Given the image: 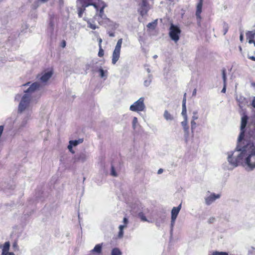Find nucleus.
I'll use <instances>...</instances> for the list:
<instances>
[{
  "label": "nucleus",
  "instance_id": "1",
  "mask_svg": "<svg viewBox=\"0 0 255 255\" xmlns=\"http://www.w3.org/2000/svg\"><path fill=\"white\" fill-rule=\"evenodd\" d=\"M252 142L244 140L241 146L237 149L238 151H242L243 159L245 158V163L251 169L255 168V138Z\"/></svg>",
  "mask_w": 255,
  "mask_h": 255
},
{
  "label": "nucleus",
  "instance_id": "2",
  "mask_svg": "<svg viewBox=\"0 0 255 255\" xmlns=\"http://www.w3.org/2000/svg\"><path fill=\"white\" fill-rule=\"evenodd\" d=\"M97 7H95L96 9V13L94 16V18L97 20L99 24L102 25L107 23L110 21L104 13V9L107 6V4L103 1H99L96 5Z\"/></svg>",
  "mask_w": 255,
  "mask_h": 255
},
{
  "label": "nucleus",
  "instance_id": "3",
  "mask_svg": "<svg viewBox=\"0 0 255 255\" xmlns=\"http://www.w3.org/2000/svg\"><path fill=\"white\" fill-rule=\"evenodd\" d=\"M181 30L179 27L171 23L169 28V35L171 39L175 42H177L179 39V36L181 33Z\"/></svg>",
  "mask_w": 255,
  "mask_h": 255
},
{
  "label": "nucleus",
  "instance_id": "4",
  "mask_svg": "<svg viewBox=\"0 0 255 255\" xmlns=\"http://www.w3.org/2000/svg\"><path fill=\"white\" fill-rule=\"evenodd\" d=\"M248 117L245 115L242 117L241 125V132L238 137V147L241 146L242 142H243V139L245 136V128L246 127Z\"/></svg>",
  "mask_w": 255,
  "mask_h": 255
},
{
  "label": "nucleus",
  "instance_id": "5",
  "mask_svg": "<svg viewBox=\"0 0 255 255\" xmlns=\"http://www.w3.org/2000/svg\"><path fill=\"white\" fill-rule=\"evenodd\" d=\"M144 100V98H140L137 101L130 106V110L133 112L143 111L145 108Z\"/></svg>",
  "mask_w": 255,
  "mask_h": 255
},
{
  "label": "nucleus",
  "instance_id": "6",
  "mask_svg": "<svg viewBox=\"0 0 255 255\" xmlns=\"http://www.w3.org/2000/svg\"><path fill=\"white\" fill-rule=\"evenodd\" d=\"M123 42V39L120 38L118 40L115 48L112 55V63L115 64L120 58L121 49Z\"/></svg>",
  "mask_w": 255,
  "mask_h": 255
},
{
  "label": "nucleus",
  "instance_id": "7",
  "mask_svg": "<svg viewBox=\"0 0 255 255\" xmlns=\"http://www.w3.org/2000/svg\"><path fill=\"white\" fill-rule=\"evenodd\" d=\"M139 5L140 7L138 9V12L142 16L146 15L150 9L148 0H141V2Z\"/></svg>",
  "mask_w": 255,
  "mask_h": 255
},
{
  "label": "nucleus",
  "instance_id": "8",
  "mask_svg": "<svg viewBox=\"0 0 255 255\" xmlns=\"http://www.w3.org/2000/svg\"><path fill=\"white\" fill-rule=\"evenodd\" d=\"M29 101V96L27 94H24L19 104L18 110L20 112L23 111L28 107Z\"/></svg>",
  "mask_w": 255,
  "mask_h": 255
},
{
  "label": "nucleus",
  "instance_id": "9",
  "mask_svg": "<svg viewBox=\"0 0 255 255\" xmlns=\"http://www.w3.org/2000/svg\"><path fill=\"white\" fill-rule=\"evenodd\" d=\"M243 160V155L242 154V151L236 158L233 157V153L231 155H229L228 157V161L229 162L234 166H237L239 163Z\"/></svg>",
  "mask_w": 255,
  "mask_h": 255
},
{
  "label": "nucleus",
  "instance_id": "10",
  "mask_svg": "<svg viewBox=\"0 0 255 255\" xmlns=\"http://www.w3.org/2000/svg\"><path fill=\"white\" fill-rule=\"evenodd\" d=\"M202 6H203V0H200L197 5L196 10V13H195L197 23L199 25H200L201 22V19H202L201 13L202 12Z\"/></svg>",
  "mask_w": 255,
  "mask_h": 255
},
{
  "label": "nucleus",
  "instance_id": "11",
  "mask_svg": "<svg viewBox=\"0 0 255 255\" xmlns=\"http://www.w3.org/2000/svg\"><path fill=\"white\" fill-rule=\"evenodd\" d=\"M221 195L220 194H216L215 193L211 194L209 196L205 198V203L207 205H210L216 199L220 198Z\"/></svg>",
  "mask_w": 255,
  "mask_h": 255
},
{
  "label": "nucleus",
  "instance_id": "12",
  "mask_svg": "<svg viewBox=\"0 0 255 255\" xmlns=\"http://www.w3.org/2000/svg\"><path fill=\"white\" fill-rule=\"evenodd\" d=\"M246 37L248 42L252 44L255 41V32L254 31H248L246 32Z\"/></svg>",
  "mask_w": 255,
  "mask_h": 255
},
{
  "label": "nucleus",
  "instance_id": "13",
  "mask_svg": "<svg viewBox=\"0 0 255 255\" xmlns=\"http://www.w3.org/2000/svg\"><path fill=\"white\" fill-rule=\"evenodd\" d=\"M181 208V204H180L178 207L173 208L171 211V218H172L173 220H176Z\"/></svg>",
  "mask_w": 255,
  "mask_h": 255
},
{
  "label": "nucleus",
  "instance_id": "14",
  "mask_svg": "<svg viewBox=\"0 0 255 255\" xmlns=\"http://www.w3.org/2000/svg\"><path fill=\"white\" fill-rule=\"evenodd\" d=\"M186 94L185 93L184 95V97L182 101V115L184 116L185 119L187 118V110L186 107Z\"/></svg>",
  "mask_w": 255,
  "mask_h": 255
},
{
  "label": "nucleus",
  "instance_id": "15",
  "mask_svg": "<svg viewBox=\"0 0 255 255\" xmlns=\"http://www.w3.org/2000/svg\"><path fill=\"white\" fill-rule=\"evenodd\" d=\"M40 86V85L37 82H34L31 85V86L24 92L25 93H32L37 89Z\"/></svg>",
  "mask_w": 255,
  "mask_h": 255
},
{
  "label": "nucleus",
  "instance_id": "16",
  "mask_svg": "<svg viewBox=\"0 0 255 255\" xmlns=\"http://www.w3.org/2000/svg\"><path fill=\"white\" fill-rule=\"evenodd\" d=\"M82 4L84 5L85 7H88L89 5H92L94 7H96L97 3L93 2V0H79Z\"/></svg>",
  "mask_w": 255,
  "mask_h": 255
},
{
  "label": "nucleus",
  "instance_id": "17",
  "mask_svg": "<svg viewBox=\"0 0 255 255\" xmlns=\"http://www.w3.org/2000/svg\"><path fill=\"white\" fill-rule=\"evenodd\" d=\"M53 72L52 71H48L44 73L40 78V80L43 82H47L52 76Z\"/></svg>",
  "mask_w": 255,
  "mask_h": 255
},
{
  "label": "nucleus",
  "instance_id": "18",
  "mask_svg": "<svg viewBox=\"0 0 255 255\" xmlns=\"http://www.w3.org/2000/svg\"><path fill=\"white\" fill-rule=\"evenodd\" d=\"M102 245H103L102 243L96 245L95 246V247H94V248L91 251V253L92 254H95V253H96L98 254H101L102 251Z\"/></svg>",
  "mask_w": 255,
  "mask_h": 255
},
{
  "label": "nucleus",
  "instance_id": "19",
  "mask_svg": "<svg viewBox=\"0 0 255 255\" xmlns=\"http://www.w3.org/2000/svg\"><path fill=\"white\" fill-rule=\"evenodd\" d=\"M10 244L8 242H6L4 244V245L2 248V254H4L5 253L8 252V250L9 249Z\"/></svg>",
  "mask_w": 255,
  "mask_h": 255
},
{
  "label": "nucleus",
  "instance_id": "20",
  "mask_svg": "<svg viewBox=\"0 0 255 255\" xmlns=\"http://www.w3.org/2000/svg\"><path fill=\"white\" fill-rule=\"evenodd\" d=\"M86 7L84 6V5L82 4V6L80 7H78V14L79 17H82L83 16V14L85 10V8Z\"/></svg>",
  "mask_w": 255,
  "mask_h": 255
},
{
  "label": "nucleus",
  "instance_id": "21",
  "mask_svg": "<svg viewBox=\"0 0 255 255\" xmlns=\"http://www.w3.org/2000/svg\"><path fill=\"white\" fill-rule=\"evenodd\" d=\"M122 253L119 249L114 248L111 252V255H122Z\"/></svg>",
  "mask_w": 255,
  "mask_h": 255
},
{
  "label": "nucleus",
  "instance_id": "22",
  "mask_svg": "<svg viewBox=\"0 0 255 255\" xmlns=\"http://www.w3.org/2000/svg\"><path fill=\"white\" fill-rule=\"evenodd\" d=\"M164 117L166 120H172L173 119V117L167 110H165L164 113Z\"/></svg>",
  "mask_w": 255,
  "mask_h": 255
},
{
  "label": "nucleus",
  "instance_id": "23",
  "mask_svg": "<svg viewBox=\"0 0 255 255\" xmlns=\"http://www.w3.org/2000/svg\"><path fill=\"white\" fill-rule=\"evenodd\" d=\"M86 159V156L85 154L82 153L80 154L77 158V161H81L82 162H84L85 161Z\"/></svg>",
  "mask_w": 255,
  "mask_h": 255
},
{
  "label": "nucleus",
  "instance_id": "24",
  "mask_svg": "<svg viewBox=\"0 0 255 255\" xmlns=\"http://www.w3.org/2000/svg\"><path fill=\"white\" fill-rule=\"evenodd\" d=\"M184 129V130L187 132L189 129L188 126L187 125V119H185V121L181 123Z\"/></svg>",
  "mask_w": 255,
  "mask_h": 255
},
{
  "label": "nucleus",
  "instance_id": "25",
  "mask_svg": "<svg viewBox=\"0 0 255 255\" xmlns=\"http://www.w3.org/2000/svg\"><path fill=\"white\" fill-rule=\"evenodd\" d=\"M212 255H229V254L225 252L215 251L213 252Z\"/></svg>",
  "mask_w": 255,
  "mask_h": 255
},
{
  "label": "nucleus",
  "instance_id": "26",
  "mask_svg": "<svg viewBox=\"0 0 255 255\" xmlns=\"http://www.w3.org/2000/svg\"><path fill=\"white\" fill-rule=\"evenodd\" d=\"M83 140L82 139H79L78 140H70L69 143L70 144H72L73 146H76L78 143L82 142Z\"/></svg>",
  "mask_w": 255,
  "mask_h": 255
},
{
  "label": "nucleus",
  "instance_id": "27",
  "mask_svg": "<svg viewBox=\"0 0 255 255\" xmlns=\"http://www.w3.org/2000/svg\"><path fill=\"white\" fill-rule=\"evenodd\" d=\"M138 217L140 218L141 220L143 222L147 221V220L142 212H140L138 214Z\"/></svg>",
  "mask_w": 255,
  "mask_h": 255
},
{
  "label": "nucleus",
  "instance_id": "28",
  "mask_svg": "<svg viewBox=\"0 0 255 255\" xmlns=\"http://www.w3.org/2000/svg\"><path fill=\"white\" fill-rule=\"evenodd\" d=\"M222 77L224 81V84H226V69L225 68L223 69L222 70Z\"/></svg>",
  "mask_w": 255,
  "mask_h": 255
},
{
  "label": "nucleus",
  "instance_id": "29",
  "mask_svg": "<svg viewBox=\"0 0 255 255\" xmlns=\"http://www.w3.org/2000/svg\"><path fill=\"white\" fill-rule=\"evenodd\" d=\"M87 23H88V27L93 29V30H95L96 29V28H98V27L95 24H92L90 21H88L87 22Z\"/></svg>",
  "mask_w": 255,
  "mask_h": 255
},
{
  "label": "nucleus",
  "instance_id": "30",
  "mask_svg": "<svg viewBox=\"0 0 255 255\" xmlns=\"http://www.w3.org/2000/svg\"><path fill=\"white\" fill-rule=\"evenodd\" d=\"M111 175L114 177L117 176V174L115 171L114 166L112 165L111 167Z\"/></svg>",
  "mask_w": 255,
  "mask_h": 255
},
{
  "label": "nucleus",
  "instance_id": "31",
  "mask_svg": "<svg viewBox=\"0 0 255 255\" xmlns=\"http://www.w3.org/2000/svg\"><path fill=\"white\" fill-rule=\"evenodd\" d=\"M104 50L102 48V47H100L99 51L98 52V56L100 57H102L104 56Z\"/></svg>",
  "mask_w": 255,
  "mask_h": 255
},
{
  "label": "nucleus",
  "instance_id": "32",
  "mask_svg": "<svg viewBox=\"0 0 255 255\" xmlns=\"http://www.w3.org/2000/svg\"><path fill=\"white\" fill-rule=\"evenodd\" d=\"M99 72L100 73V76L101 78H103L105 76V72L102 68H100L99 70Z\"/></svg>",
  "mask_w": 255,
  "mask_h": 255
},
{
  "label": "nucleus",
  "instance_id": "33",
  "mask_svg": "<svg viewBox=\"0 0 255 255\" xmlns=\"http://www.w3.org/2000/svg\"><path fill=\"white\" fill-rule=\"evenodd\" d=\"M137 123V119L136 117H134L133 118V120H132V126H133V128H135V125Z\"/></svg>",
  "mask_w": 255,
  "mask_h": 255
},
{
  "label": "nucleus",
  "instance_id": "34",
  "mask_svg": "<svg viewBox=\"0 0 255 255\" xmlns=\"http://www.w3.org/2000/svg\"><path fill=\"white\" fill-rule=\"evenodd\" d=\"M191 129L193 130V129H194L196 128V123H195V121H192L191 122Z\"/></svg>",
  "mask_w": 255,
  "mask_h": 255
},
{
  "label": "nucleus",
  "instance_id": "35",
  "mask_svg": "<svg viewBox=\"0 0 255 255\" xmlns=\"http://www.w3.org/2000/svg\"><path fill=\"white\" fill-rule=\"evenodd\" d=\"M197 112L194 113V115L192 117V119H193L192 121H195V120L198 119V117L197 115Z\"/></svg>",
  "mask_w": 255,
  "mask_h": 255
},
{
  "label": "nucleus",
  "instance_id": "36",
  "mask_svg": "<svg viewBox=\"0 0 255 255\" xmlns=\"http://www.w3.org/2000/svg\"><path fill=\"white\" fill-rule=\"evenodd\" d=\"M108 33L110 37H114L115 36V32L112 31H109L108 32Z\"/></svg>",
  "mask_w": 255,
  "mask_h": 255
},
{
  "label": "nucleus",
  "instance_id": "37",
  "mask_svg": "<svg viewBox=\"0 0 255 255\" xmlns=\"http://www.w3.org/2000/svg\"><path fill=\"white\" fill-rule=\"evenodd\" d=\"M240 40L241 42H243V40H244V34L242 32L240 33Z\"/></svg>",
  "mask_w": 255,
  "mask_h": 255
},
{
  "label": "nucleus",
  "instance_id": "38",
  "mask_svg": "<svg viewBox=\"0 0 255 255\" xmlns=\"http://www.w3.org/2000/svg\"><path fill=\"white\" fill-rule=\"evenodd\" d=\"M175 220H173V219L171 218V229H172V228H173V226L175 224Z\"/></svg>",
  "mask_w": 255,
  "mask_h": 255
},
{
  "label": "nucleus",
  "instance_id": "39",
  "mask_svg": "<svg viewBox=\"0 0 255 255\" xmlns=\"http://www.w3.org/2000/svg\"><path fill=\"white\" fill-rule=\"evenodd\" d=\"M215 221V218L214 217H212V218H210L209 219V223L210 224H211V223H214V222Z\"/></svg>",
  "mask_w": 255,
  "mask_h": 255
},
{
  "label": "nucleus",
  "instance_id": "40",
  "mask_svg": "<svg viewBox=\"0 0 255 255\" xmlns=\"http://www.w3.org/2000/svg\"><path fill=\"white\" fill-rule=\"evenodd\" d=\"M72 146L73 145L72 144H70L68 146V148L71 152L74 153V152L72 150Z\"/></svg>",
  "mask_w": 255,
  "mask_h": 255
},
{
  "label": "nucleus",
  "instance_id": "41",
  "mask_svg": "<svg viewBox=\"0 0 255 255\" xmlns=\"http://www.w3.org/2000/svg\"><path fill=\"white\" fill-rule=\"evenodd\" d=\"M123 222L125 223V225L127 226V225L128 223V220L126 217L124 218Z\"/></svg>",
  "mask_w": 255,
  "mask_h": 255
},
{
  "label": "nucleus",
  "instance_id": "42",
  "mask_svg": "<svg viewBox=\"0 0 255 255\" xmlns=\"http://www.w3.org/2000/svg\"><path fill=\"white\" fill-rule=\"evenodd\" d=\"M226 84H224V87L221 91V92L222 93H225L226 92Z\"/></svg>",
  "mask_w": 255,
  "mask_h": 255
},
{
  "label": "nucleus",
  "instance_id": "43",
  "mask_svg": "<svg viewBox=\"0 0 255 255\" xmlns=\"http://www.w3.org/2000/svg\"><path fill=\"white\" fill-rule=\"evenodd\" d=\"M66 46V41L63 40L61 42V47L64 48Z\"/></svg>",
  "mask_w": 255,
  "mask_h": 255
},
{
  "label": "nucleus",
  "instance_id": "44",
  "mask_svg": "<svg viewBox=\"0 0 255 255\" xmlns=\"http://www.w3.org/2000/svg\"><path fill=\"white\" fill-rule=\"evenodd\" d=\"M248 58L252 61H255V57L254 56H248Z\"/></svg>",
  "mask_w": 255,
  "mask_h": 255
},
{
  "label": "nucleus",
  "instance_id": "45",
  "mask_svg": "<svg viewBox=\"0 0 255 255\" xmlns=\"http://www.w3.org/2000/svg\"><path fill=\"white\" fill-rule=\"evenodd\" d=\"M123 234H124L123 231L120 230L119 233V236L121 238L123 236Z\"/></svg>",
  "mask_w": 255,
  "mask_h": 255
},
{
  "label": "nucleus",
  "instance_id": "46",
  "mask_svg": "<svg viewBox=\"0 0 255 255\" xmlns=\"http://www.w3.org/2000/svg\"><path fill=\"white\" fill-rule=\"evenodd\" d=\"M2 255H14V254L13 253L7 252L2 254Z\"/></svg>",
  "mask_w": 255,
  "mask_h": 255
},
{
  "label": "nucleus",
  "instance_id": "47",
  "mask_svg": "<svg viewBox=\"0 0 255 255\" xmlns=\"http://www.w3.org/2000/svg\"><path fill=\"white\" fill-rule=\"evenodd\" d=\"M153 24H154V23L150 22V23H148V24L147 25V27H148V28H150V27H151L152 26H153Z\"/></svg>",
  "mask_w": 255,
  "mask_h": 255
},
{
  "label": "nucleus",
  "instance_id": "48",
  "mask_svg": "<svg viewBox=\"0 0 255 255\" xmlns=\"http://www.w3.org/2000/svg\"><path fill=\"white\" fill-rule=\"evenodd\" d=\"M228 27L227 25H226V26L224 28V34H226V33L228 32Z\"/></svg>",
  "mask_w": 255,
  "mask_h": 255
},
{
  "label": "nucleus",
  "instance_id": "49",
  "mask_svg": "<svg viewBox=\"0 0 255 255\" xmlns=\"http://www.w3.org/2000/svg\"><path fill=\"white\" fill-rule=\"evenodd\" d=\"M126 227V225H120L119 226V229H120V230H122V231H123V229L124 228Z\"/></svg>",
  "mask_w": 255,
  "mask_h": 255
},
{
  "label": "nucleus",
  "instance_id": "50",
  "mask_svg": "<svg viewBox=\"0 0 255 255\" xmlns=\"http://www.w3.org/2000/svg\"><path fill=\"white\" fill-rule=\"evenodd\" d=\"M252 105L254 108H255V97L253 100Z\"/></svg>",
  "mask_w": 255,
  "mask_h": 255
},
{
  "label": "nucleus",
  "instance_id": "51",
  "mask_svg": "<svg viewBox=\"0 0 255 255\" xmlns=\"http://www.w3.org/2000/svg\"><path fill=\"white\" fill-rule=\"evenodd\" d=\"M102 42V39L101 38H100L99 39V47H102V46H101Z\"/></svg>",
  "mask_w": 255,
  "mask_h": 255
},
{
  "label": "nucleus",
  "instance_id": "52",
  "mask_svg": "<svg viewBox=\"0 0 255 255\" xmlns=\"http://www.w3.org/2000/svg\"><path fill=\"white\" fill-rule=\"evenodd\" d=\"M162 172H163V169L160 168L158 170V174H160V173H162Z\"/></svg>",
  "mask_w": 255,
  "mask_h": 255
},
{
  "label": "nucleus",
  "instance_id": "53",
  "mask_svg": "<svg viewBox=\"0 0 255 255\" xmlns=\"http://www.w3.org/2000/svg\"><path fill=\"white\" fill-rule=\"evenodd\" d=\"M239 50H240V52L242 53L243 52V49H242V48L241 47V46H239Z\"/></svg>",
  "mask_w": 255,
  "mask_h": 255
},
{
  "label": "nucleus",
  "instance_id": "54",
  "mask_svg": "<svg viewBox=\"0 0 255 255\" xmlns=\"http://www.w3.org/2000/svg\"><path fill=\"white\" fill-rule=\"evenodd\" d=\"M29 82L27 83L26 84H23V86H28L29 84Z\"/></svg>",
  "mask_w": 255,
  "mask_h": 255
},
{
  "label": "nucleus",
  "instance_id": "55",
  "mask_svg": "<svg viewBox=\"0 0 255 255\" xmlns=\"http://www.w3.org/2000/svg\"><path fill=\"white\" fill-rule=\"evenodd\" d=\"M196 93V89H194L193 92V95H195Z\"/></svg>",
  "mask_w": 255,
  "mask_h": 255
},
{
  "label": "nucleus",
  "instance_id": "56",
  "mask_svg": "<svg viewBox=\"0 0 255 255\" xmlns=\"http://www.w3.org/2000/svg\"><path fill=\"white\" fill-rule=\"evenodd\" d=\"M40 0L43 2H45L47 1L48 0Z\"/></svg>",
  "mask_w": 255,
  "mask_h": 255
},
{
  "label": "nucleus",
  "instance_id": "57",
  "mask_svg": "<svg viewBox=\"0 0 255 255\" xmlns=\"http://www.w3.org/2000/svg\"><path fill=\"white\" fill-rule=\"evenodd\" d=\"M13 246L14 247H17V244H16V243H14V244H13Z\"/></svg>",
  "mask_w": 255,
  "mask_h": 255
},
{
  "label": "nucleus",
  "instance_id": "58",
  "mask_svg": "<svg viewBox=\"0 0 255 255\" xmlns=\"http://www.w3.org/2000/svg\"><path fill=\"white\" fill-rule=\"evenodd\" d=\"M253 43H254L255 46V41H254V42H253Z\"/></svg>",
  "mask_w": 255,
  "mask_h": 255
},
{
  "label": "nucleus",
  "instance_id": "59",
  "mask_svg": "<svg viewBox=\"0 0 255 255\" xmlns=\"http://www.w3.org/2000/svg\"><path fill=\"white\" fill-rule=\"evenodd\" d=\"M254 31L255 32V28L254 29Z\"/></svg>",
  "mask_w": 255,
  "mask_h": 255
}]
</instances>
